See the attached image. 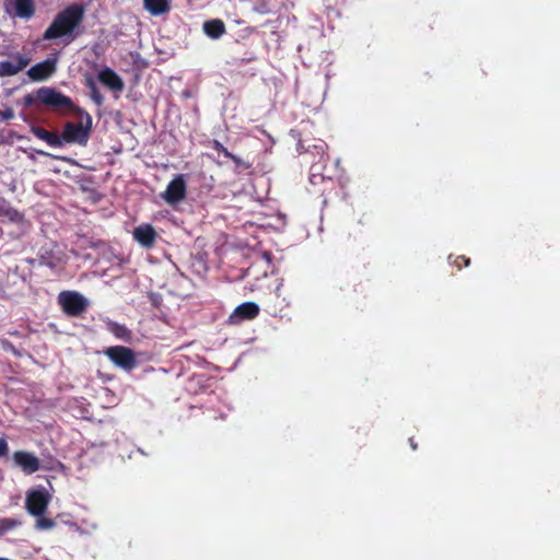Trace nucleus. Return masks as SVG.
I'll list each match as a JSON object with an SVG mask.
<instances>
[{
	"label": "nucleus",
	"mask_w": 560,
	"mask_h": 560,
	"mask_svg": "<svg viewBox=\"0 0 560 560\" xmlns=\"http://www.w3.org/2000/svg\"><path fill=\"white\" fill-rule=\"evenodd\" d=\"M84 19V7L79 3H73L66 7L54 18L50 25L43 34L44 40H55L65 38L67 44L75 39L78 33L75 32Z\"/></svg>",
	"instance_id": "obj_1"
},
{
	"label": "nucleus",
	"mask_w": 560,
	"mask_h": 560,
	"mask_svg": "<svg viewBox=\"0 0 560 560\" xmlns=\"http://www.w3.org/2000/svg\"><path fill=\"white\" fill-rule=\"evenodd\" d=\"M37 102L47 108L60 114L73 113L83 115V109L77 106L71 97L59 92L55 88L43 86L36 91Z\"/></svg>",
	"instance_id": "obj_2"
},
{
	"label": "nucleus",
	"mask_w": 560,
	"mask_h": 560,
	"mask_svg": "<svg viewBox=\"0 0 560 560\" xmlns=\"http://www.w3.org/2000/svg\"><path fill=\"white\" fill-rule=\"evenodd\" d=\"M82 120L79 124L68 121L63 126L62 133L60 135L61 147L65 143H78L85 145L90 139L92 130V116L83 110L80 115Z\"/></svg>",
	"instance_id": "obj_3"
},
{
	"label": "nucleus",
	"mask_w": 560,
	"mask_h": 560,
	"mask_svg": "<svg viewBox=\"0 0 560 560\" xmlns=\"http://www.w3.org/2000/svg\"><path fill=\"white\" fill-rule=\"evenodd\" d=\"M57 300L62 312L70 317H81L89 307V301L77 291H61Z\"/></svg>",
	"instance_id": "obj_4"
},
{
	"label": "nucleus",
	"mask_w": 560,
	"mask_h": 560,
	"mask_svg": "<svg viewBox=\"0 0 560 560\" xmlns=\"http://www.w3.org/2000/svg\"><path fill=\"white\" fill-rule=\"evenodd\" d=\"M49 503V495L45 490H32L27 493L25 505L30 514L38 517L36 525H54V522L43 515Z\"/></svg>",
	"instance_id": "obj_5"
},
{
	"label": "nucleus",
	"mask_w": 560,
	"mask_h": 560,
	"mask_svg": "<svg viewBox=\"0 0 560 560\" xmlns=\"http://www.w3.org/2000/svg\"><path fill=\"white\" fill-rule=\"evenodd\" d=\"M104 354L119 369L130 372L138 365L136 352L125 346H112L104 350Z\"/></svg>",
	"instance_id": "obj_6"
},
{
	"label": "nucleus",
	"mask_w": 560,
	"mask_h": 560,
	"mask_svg": "<svg viewBox=\"0 0 560 560\" xmlns=\"http://www.w3.org/2000/svg\"><path fill=\"white\" fill-rule=\"evenodd\" d=\"M186 194L187 184L185 176L178 174L167 184L166 189L161 196L168 205H176L185 199Z\"/></svg>",
	"instance_id": "obj_7"
},
{
	"label": "nucleus",
	"mask_w": 560,
	"mask_h": 560,
	"mask_svg": "<svg viewBox=\"0 0 560 560\" xmlns=\"http://www.w3.org/2000/svg\"><path fill=\"white\" fill-rule=\"evenodd\" d=\"M57 69V59L48 58L37 62L27 70V75L33 81H45L50 78Z\"/></svg>",
	"instance_id": "obj_8"
},
{
	"label": "nucleus",
	"mask_w": 560,
	"mask_h": 560,
	"mask_svg": "<svg viewBox=\"0 0 560 560\" xmlns=\"http://www.w3.org/2000/svg\"><path fill=\"white\" fill-rule=\"evenodd\" d=\"M12 458L15 466L20 467L27 475L34 474L40 468V462L33 453L16 451L13 453Z\"/></svg>",
	"instance_id": "obj_9"
},
{
	"label": "nucleus",
	"mask_w": 560,
	"mask_h": 560,
	"mask_svg": "<svg viewBox=\"0 0 560 560\" xmlns=\"http://www.w3.org/2000/svg\"><path fill=\"white\" fill-rule=\"evenodd\" d=\"M259 315V306L255 302H244L235 307L230 315L231 324H240L245 320L255 319Z\"/></svg>",
	"instance_id": "obj_10"
},
{
	"label": "nucleus",
	"mask_w": 560,
	"mask_h": 560,
	"mask_svg": "<svg viewBox=\"0 0 560 560\" xmlns=\"http://www.w3.org/2000/svg\"><path fill=\"white\" fill-rule=\"evenodd\" d=\"M31 58L16 54L11 60L0 61V77H12L28 66Z\"/></svg>",
	"instance_id": "obj_11"
},
{
	"label": "nucleus",
	"mask_w": 560,
	"mask_h": 560,
	"mask_svg": "<svg viewBox=\"0 0 560 560\" xmlns=\"http://www.w3.org/2000/svg\"><path fill=\"white\" fill-rule=\"evenodd\" d=\"M97 80L115 93H121L125 89L122 79L108 67H105L98 72Z\"/></svg>",
	"instance_id": "obj_12"
},
{
	"label": "nucleus",
	"mask_w": 560,
	"mask_h": 560,
	"mask_svg": "<svg viewBox=\"0 0 560 560\" xmlns=\"http://www.w3.org/2000/svg\"><path fill=\"white\" fill-rule=\"evenodd\" d=\"M156 236L151 224H141L133 230V238L145 248H151L154 245Z\"/></svg>",
	"instance_id": "obj_13"
},
{
	"label": "nucleus",
	"mask_w": 560,
	"mask_h": 560,
	"mask_svg": "<svg viewBox=\"0 0 560 560\" xmlns=\"http://www.w3.org/2000/svg\"><path fill=\"white\" fill-rule=\"evenodd\" d=\"M12 4L14 8V15L30 20L35 14V2L34 0H12Z\"/></svg>",
	"instance_id": "obj_14"
},
{
	"label": "nucleus",
	"mask_w": 560,
	"mask_h": 560,
	"mask_svg": "<svg viewBox=\"0 0 560 560\" xmlns=\"http://www.w3.org/2000/svg\"><path fill=\"white\" fill-rule=\"evenodd\" d=\"M205 34L211 39H218L226 32L225 24L220 19L206 21L202 25Z\"/></svg>",
	"instance_id": "obj_15"
},
{
	"label": "nucleus",
	"mask_w": 560,
	"mask_h": 560,
	"mask_svg": "<svg viewBox=\"0 0 560 560\" xmlns=\"http://www.w3.org/2000/svg\"><path fill=\"white\" fill-rule=\"evenodd\" d=\"M32 132L36 138L47 142L52 148L61 147L60 135H58L57 132H51L39 126L32 127Z\"/></svg>",
	"instance_id": "obj_16"
},
{
	"label": "nucleus",
	"mask_w": 560,
	"mask_h": 560,
	"mask_svg": "<svg viewBox=\"0 0 560 560\" xmlns=\"http://www.w3.org/2000/svg\"><path fill=\"white\" fill-rule=\"evenodd\" d=\"M107 329L109 332H112L117 339L124 340V341H130L132 338V332L130 329L127 328V326L122 324H118L116 322H108L107 323Z\"/></svg>",
	"instance_id": "obj_17"
},
{
	"label": "nucleus",
	"mask_w": 560,
	"mask_h": 560,
	"mask_svg": "<svg viewBox=\"0 0 560 560\" xmlns=\"http://www.w3.org/2000/svg\"><path fill=\"white\" fill-rule=\"evenodd\" d=\"M144 8L153 15H161L170 11L167 0H143Z\"/></svg>",
	"instance_id": "obj_18"
},
{
	"label": "nucleus",
	"mask_w": 560,
	"mask_h": 560,
	"mask_svg": "<svg viewBox=\"0 0 560 560\" xmlns=\"http://www.w3.org/2000/svg\"><path fill=\"white\" fill-rule=\"evenodd\" d=\"M85 85L90 90L89 95H90V98L92 100V102L94 104H96L97 106H102L104 104L105 98H104L103 94L100 92V89L97 88L94 79L91 77H88L85 79Z\"/></svg>",
	"instance_id": "obj_19"
},
{
	"label": "nucleus",
	"mask_w": 560,
	"mask_h": 560,
	"mask_svg": "<svg viewBox=\"0 0 560 560\" xmlns=\"http://www.w3.org/2000/svg\"><path fill=\"white\" fill-rule=\"evenodd\" d=\"M211 148L218 153L223 154L226 159L233 161L237 166L242 165V159L230 152L219 140H212Z\"/></svg>",
	"instance_id": "obj_20"
},
{
	"label": "nucleus",
	"mask_w": 560,
	"mask_h": 560,
	"mask_svg": "<svg viewBox=\"0 0 560 560\" xmlns=\"http://www.w3.org/2000/svg\"><path fill=\"white\" fill-rule=\"evenodd\" d=\"M0 214L8 217L13 222L20 221L22 218L21 213L12 207L1 208Z\"/></svg>",
	"instance_id": "obj_21"
},
{
	"label": "nucleus",
	"mask_w": 560,
	"mask_h": 560,
	"mask_svg": "<svg viewBox=\"0 0 560 560\" xmlns=\"http://www.w3.org/2000/svg\"><path fill=\"white\" fill-rule=\"evenodd\" d=\"M14 118V110L11 107H7L0 110V120L7 121Z\"/></svg>",
	"instance_id": "obj_22"
},
{
	"label": "nucleus",
	"mask_w": 560,
	"mask_h": 560,
	"mask_svg": "<svg viewBox=\"0 0 560 560\" xmlns=\"http://www.w3.org/2000/svg\"><path fill=\"white\" fill-rule=\"evenodd\" d=\"M35 102H37L36 93L35 94L28 93V94L24 95V97H23V105L25 107H32L35 104Z\"/></svg>",
	"instance_id": "obj_23"
},
{
	"label": "nucleus",
	"mask_w": 560,
	"mask_h": 560,
	"mask_svg": "<svg viewBox=\"0 0 560 560\" xmlns=\"http://www.w3.org/2000/svg\"><path fill=\"white\" fill-rule=\"evenodd\" d=\"M454 264L458 269H462L463 267L469 266L470 259L465 256H458V257H456Z\"/></svg>",
	"instance_id": "obj_24"
},
{
	"label": "nucleus",
	"mask_w": 560,
	"mask_h": 560,
	"mask_svg": "<svg viewBox=\"0 0 560 560\" xmlns=\"http://www.w3.org/2000/svg\"><path fill=\"white\" fill-rule=\"evenodd\" d=\"M8 452H9L8 442L3 438H0V457L7 456Z\"/></svg>",
	"instance_id": "obj_25"
},
{
	"label": "nucleus",
	"mask_w": 560,
	"mask_h": 560,
	"mask_svg": "<svg viewBox=\"0 0 560 560\" xmlns=\"http://www.w3.org/2000/svg\"><path fill=\"white\" fill-rule=\"evenodd\" d=\"M290 306V302L285 300V298L282 299V304L280 305V307H275L270 313L272 315H276L278 312H282L283 308Z\"/></svg>",
	"instance_id": "obj_26"
},
{
	"label": "nucleus",
	"mask_w": 560,
	"mask_h": 560,
	"mask_svg": "<svg viewBox=\"0 0 560 560\" xmlns=\"http://www.w3.org/2000/svg\"><path fill=\"white\" fill-rule=\"evenodd\" d=\"M314 148L317 150V153L324 156L326 153L327 144L324 141H322L318 145H315Z\"/></svg>",
	"instance_id": "obj_27"
},
{
	"label": "nucleus",
	"mask_w": 560,
	"mask_h": 560,
	"mask_svg": "<svg viewBox=\"0 0 560 560\" xmlns=\"http://www.w3.org/2000/svg\"><path fill=\"white\" fill-rule=\"evenodd\" d=\"M0 525L11 526V525H18V523L13 520H3Z\"/></svg>",
	"instance_id": "obj_28"
},
{
	"label": "nucleus",
	"mask_w": 560,
	"mask_h": 560,
	"mask_svg": "<svg viewBox=\"0 0 560 560\" xmlns=\"http://www.w3.org/2000/svg\"><path fill=\"white\" fill-rule=\"evenodd\" d=\"M281 290H282V284H279L275 291L277 298H281Z\"/></svg>",
	"instance_id": "obj_29"
},
{
	"label": "nucleus",
	"mask_w": 560,
	"mask_h": 560,
	"mask_svg": "<svg viewBox=\"0 0 560 560\" xmlns=\"http://www.w3.org/2000/svg\"><path fill=\"white\" fill-rule=\"evenodd\" d=\"M409 444H410V446H411V448H412L413 451H416V450H417L418 445H417V443L415 442L413 438H410V439H409Z\"/></svg>",
	"instance_id": "obj_30"
},
{
	"label": "nucleus",
	"mask_w": 560,
	"mask_h": 560,
	"mask_svg": "<svg viewBox=\"0 0 560 560\" xmlns=\"http://www.w3.org/2000/svg\"><path fill=\"white\" fill-rule=\"evenodd\" d=\"M10 527H7V526H3V527H0V535L4 534V532L7 529H9Z\"/></svg>",
	"instance_id": "obj_31"
},
{
	"label": "nucleus",
	"mask_w": 560,
	"mask_h": 560,
	"mask_svg": "<svg viewBox=\"0 0 560 560\" xmlns=\"http://www.w3.org/2000/svg\"><path fill=\"white\" fill-rule=\"evenodd\" d=\"M316 175H312V182L315 183Z\"/></svg>",
	"instance_id": "obj_32"
}]
</instances>
